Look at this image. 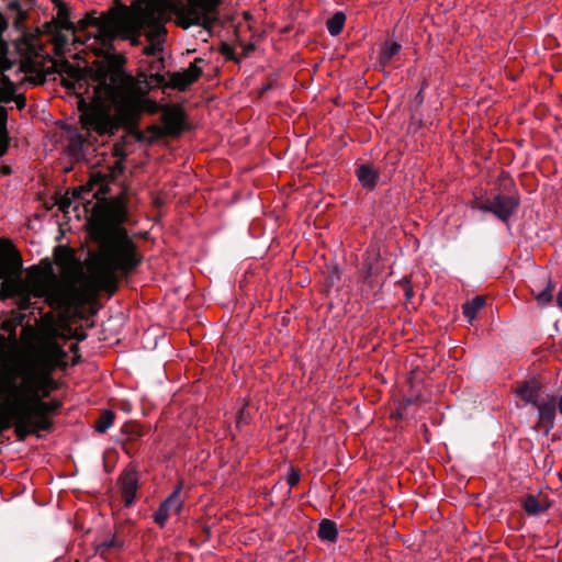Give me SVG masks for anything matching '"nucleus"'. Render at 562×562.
<instances>
[{"instance_id": "nucleus-1", "label": "nucleus", "mask_w": 562, "mask_h": 562, "mask_svg": "<svg viewBox=\"0 0 562 562\" xmlns=\"http://www.w3.org/2000/svg\"><path fill=\"white\" fill-rule=\"evenodd\" d=\"M56 18L46 32L52 35L54 53L71 52L70 45H83L101 58L82 70L80 66L63 61L58 65L64 86L78 97L81 127L65 131L66 151L76 160L98 135L113 134L123 124H131L142 111L140 97L135 91L132 76L124 70L125 58L112 52V40L120 36L136 46L144 33L149 45L144 54L155 56L165 41L167 9L177 11L178 23L210 26L217 19V2H115L106 13L88 14L76 31L65 2H57Z\"/></svg>"}, {"instance_id": "nucleus-2", "label": "nucleus", "mask_w": 562, "mask_h": 562, "mask_svg": "<svg viewBox=\"0 0 562 562\" xmlns=\"http://www.w3.org/2000/svg\"><path fill=\"white\" fill-rule=\"evenodd\" d=\"M125 212L120 205L95 212L89 221L90 234L99 248L89 252L87 273L68 250L55 252L57 276L50 263L33 267L26 282L21 279L22 260L13 247L0 240V296H20L24 301L32 297L44 299L53 308L68 311L80 305L100 291L113 294L120 274H126L140 261L133 240L121 227Z\"/></svg>"}, {"instance_id": "nucleus-3", "label": "nucleus", "mask_w": 562, "mask_h": 562, "mask_svg": "<svg viewBox=\"0 0 562 562\" xmlns=\"http://www.w3.org/2000/svg\"><path fill=\"white\" fill-rule=\"evenodd\" d=\"M63 350L50 345L45 351L25 357L0 378V430L15 427L24 438L37 430H47L48 413L55 405L43 402L52 390L50 372Z\"/></svg>"}, {"instance_id": "nucleus-4", "label": "nucleus", "mask_w": 562, "mask_h": 562, "mask_svg": "<svg viewBox=\"0 0 562 562\" xmlns=\"http://www.w3.org/2000/svg\"><path fill=\"white\" fill-rule=\"evenodd\" d=\"M8 27L7 19L0 13V103L15 100L19 109L24 108L25 99L16 95V86L24 81L23 67L7 57L9 45L2 38V33ZM7 110L0 105V157L7 153Z\"/></svg>"}, {"instance_id": "nucleus-5", "label": "nucleus", "mask_w": 562, "mask_h": 562, "mask_svg": "<svg viewBox=\"0 0 562 562\" xmlns=\"http://www.w3.org/2000/svg\"><path fill=\"white\" fill-rule=\"evenodd\" d=\"M9 9H10V11H12L13 13L16 14V16L14 19V26H15L16 30L22 32V35L24 37L22 42H19L16 44L18 50H20L22 54L27 55L29 57H31V56H36V57L41 56L42 55V48L40 46H37L33 42V38L29 40L26 37V34L24 33V31L22 29V24L21 23H22V20L24 19V16H25V12L21 8L20 2H10Z\"/></svg>"}, {"instance_id": "nucleus-6", "label": "nucleus", "mask_w": 562, "mask_h": 562, "mask_svg": "<svg viewBox=\"0 0 562 562\" xmlns=\"http://www.w3.org/2000/svg\"><path fill=\"white\" fill-rule=\"evenodd\" d=\"M181 487H177L159 506L154 514V520L159 526L164 527L167 519L171 514H180L182 508V501L180 498Z\"/></svg>"}, {"instance_id": "nucleus-7", "label": "nucleus", "mask_w": 562, "mask_h": 562, "mask_svg": "<svg viewBox=\"0 0 562 562\" xmlns=\"http://www.w3.org/2000/svg\"><path fill=\"white\" fill-rule=\"evenodd\" d=\"M517 205L518 202L515 198L497 195L488 205L482 209L493 213L501 221L506 222L513 215Z\"/></svg>"}, {"instance_id": "nucleus-8", "label": "nucleus", "mask_w": 562, "mask_h": 562, "mask_svg": "<svg viewBox=\"0 0 562 562\" xmlns=\"http://www.w3.org/2000/svg\"><path fill=\"white\" fill-rule=\"evenodd\" d=\"M119 483L124 504L128 507L134 503L138 488L136 472L132 469H126L121 474Z\"/></svg>"}, {"instance_id": "nucleus-9", "label": "nucleus", "mask_w": 562, "mask_h": 562, "mask_svg": "<svg viewBox=\"0 0 562 562\" xmlns=\"http://www.w3.org/2000/svg\"><path fill=\"white\" fill-rule=\"evenodd\" d=\"M199 61H201V59L196 58L186 70L175 72L171 76L172 86L179 90H184L196 81L202 74V69L198 66Z\"/></svg>"}, {"instance_id": "nucleus-10", "label": "nucleus", "mask_w": 562, "mask_h": 562, "mask_svg": "<svg viewBox=\"0 0 562 562\" xmlns=\"http://www.w3.org/2000/svg\"><path fill=\"white\" fill-rule=\"evenodd\" d=\"M162 126L166 135H179L183 128V113L181 110L176 108L165 110L162 114Z\"/></svg>"}, {"instance_id": "nucleus-11", "label": "nucleus", "mask_w": 562, "mask_h": 562, "mask_svg": "<svg viewBox=\"0 0 562 562\" xmlns=\"http://www.w3.org/2000/svg\"><path fill=\"white\" fill-rule=\"evenodd\" d=\"M540 386L535 380L526 382L521 387L517 390V394L525 403L537 405L539 398Z\"/></svg>"}, {"instance_id": "nucleus-12", "label": "nucleus", "mask_w": 562, "mask_h": 562, "mask_svg": "<svg viewBox=\"0 0 562 562\" xmlns=\"http://www.w3.org/2000/svg\"><path fill=\"white\" fill-rule=\"evenodd\" d=\"M357 176L359 182L366 189H372L379 178L378 172L373 169V167L368 165H361L357 169Z\"/></svg>"}, {"instance_id": "nucleus-13", "label": "nucleus", "mask_w": 562, "mask_h": 562, "mask_svg": "<svg viewBox=\"0 0 562 562\" xmlns=\"http://www.w3.org/2000/svg\"><path fill=\"white\" fill-rule=\"evenodd\" d=\"M401 44L394 40H386L380 50L379 60L380 64L385 66L392 58L400 53Z\"/></svg>"}, {"instance_id": "nucleus-14", "label": "nucleus", "mask_w": 562, "mask_h": 562, "mask_svg": "<svg viewBox=\"0 0 562 562\" xmlns=\"http://www.w3.org/2000/svg\"><path fill=\"white\" fill-rule=\"evenodd\" d=\"M483 305L484 299L482 296H476L473 300L463 304V315L469 323H472L475 319L479 311L483 307Z\"/></svg>"}, {"instance_id": "nucleus-15", "label": "nucleus", "mask_w": 562, "mask_h": 562, "mask_svg": "<svg viewBox=\"0 0 562 562\" xmlns=\"http://www.w3.org/2000/svg\"><path fill=\"white\" fill-rule=\"evenodd\" d=\"M337 535L338 531L335 522L327 519L321 522L318 528V537L321 539L334 542L337 539Z\"/></svg>"}, {"instance_id": "nucleus-16", "label": "nucleus", "mask_w": 562, "mask_h": 562, "mask_svg": "<svg viewBox=\"0 0 562 562\" xmlns=\"http://www.w3.org/2000/svg\"><path fill=\"white\" fill-rule=\"evenodd\" d=\"M346 22V15L342 12H336L327 21V30L331 36H337L344 29Z\"/></svg>"}, {"instance_id": "nucleus-17", "label": "nucleus", "mask_w": 562, "mask_h": 562, "mask_svg": "<svg viewBox=\"0 0 562 562\" xmlns=\"http://www.w3.org/2000/svg\"><path fill=\"white\" fill-rule=\"evenodd\" d=\"M536 406L538 408L539 417L542 422H553L555 417V401L553 398L546 403H537Z\"/></svg>"}, {"instance_id": "nucleus-18", "label": "nucleus", "mask_w": 562, "mask_h": 562, "mask_svg": "<svg viewBox=\"0 0 562 562\" xmlns=\"http://www.w3.org/2000/svg\"><path fill=\"white\" fill-rule=\"evenodd\" d=\"M524 508L529 515H538L546 510V506H543L539 499L532 495H529L524 499Z\"/></svg>"}, {"instance_id": "nucleus-19", "label": "nucleus", "mask_w": 562, "mask_h": 562, "mask_svg": "<svg viewBox=\"0 0 562 562\" xmlns=\"http://www.w3.org/2000/svg\"><path fill=\"white\" fill-rule=\"evenodd\" d=\"M114 422V414L111 411H105L101 415L100 419L95 423L94 429L98 432H105Z\"/></svg>"}, {"instance_id": "nucleus-20", "label": "nucleus", "mask_w": 562, "mask_h": 562, "mask_svg": "<svg viewBox=\"0 0 562 562\" xmlns=\"http://www.w3.org/2000/svg\"><path fill=\"white\" fill-rule=\"evenodd\" d=\"M552 291H553V285L549 281L547 284V288L543 291H540L539 293L536 294V299H537L538 303L541 305L548 304L552 300Z\"/></svg>"}, {"instance_id": "nucleus-21", "label": "nucleus", "mask_w": 562, "mask_h": 562, "mask_svg": "<svg viewBox=\"0 0 562 562\" xmlns=\"http://www.w3.org/2000/svg\"><path fill=\"white\" fill-rule=\"evenodd\" d=\"M121 547V542L115 539V538H112L110 540H105L103 541L100 546H99V550L104 553L109 550H112V549H117Z\"/></svg>"}, {"instance_id": "nucleus-22", "label": "nucleus", "mask_w": 562, "mask_h": 562, "mask_svg": "<svg viewBox=\"0 0 562 562\" xmlns=\"http://www.w3.org/2000/svg\"><path fill=\"white\" fill-rule=\"evenodd\" d=\"M300 481V474L296 471L291 470V472L288 475V484L290 487H293L296 485Z\"/></svg>"}, {"instance_id": "nucleus-23", "label": "nucleus", "mask_w": 562, "mask_h": 562, "mask_svg": "<svg viewBox=\"0 0 562 562\" xmlns=\"http://www.w3.org/2000/svg\"><path fill=\"white\" fill-rule=\"evenodd\" d=\"M108 177V173L105 175H100L99 172H93L92 176H91V181L92 182H97V181H101V184H100V188H99V191H102L103 190V187H104V179Z\"/></svg>"}, {"instance_id": "nucleus-24", "label": "nucleus", "mask_w": 562, "mask_h": 562, "mask_svg": "<svg viewBox=\"0 0 562 562\" xmlns=\"http://www.w3.org/2000/svg\"><path fill=\"white\" fill-rule=\"evenodd\" d=\"M116 171H122V166H121L120 162L115 164V166L113 167L112 171L110 172V176L114 177Z\"/></svg>"}, {"instance_id": "nucleus-25", "label": "nucleus", "mask_w": 562, "mask_h": 562, "mask_svg": "<svg viewBox=\"0 0 562 562\" xmlns=\"http://www.w3.org/2000/svg\"><path fill=\"white\" fill-rule=\"evenodd\" d=\"M68 206H69V202H68L67 200H63V201L60 202V209H61L63 211H66V207H68Z\"/></svg>"}, {"instance_id": "nucleus-26", "label": "nucleus", "mask_w": 562, "mask_h": 562, "mask_svg": "<svg viewBox=\"0 0 562 562\" xmlns=\"http://www.w3.org/2000/svg\"><path fill=\"white\" fill-rule=\"evenodd\" d=\"M558 304H559V306L562 308V292H559V295H558Z\"/></svg>"}, {"instance_id": "nucleus-27", "label": "nucleus", "mask_w": 562, "mask_h": 562, "mask_svg": "<svg viewBox=\"0 0 562 562\" xmlns=\"http://www.w3.org/2000/svg\"><path fill=\"white\" fill-rule=\"evenodd\" d=\"M558 408H559V412L562 414V395L559 398Z\"/></svg>"}, {"instance_id": "nucleus-28", "label": "nucleus", "mask_w": 562, "mask_h": 562, "mask_svg": "<svg viewBox=\"0 0 562 562\" xmlns=\"http://www.w3.org/2000/svg\"><path fill=\"white\" fill-rule=\"evenodd\" d=\"M3 430H0V434L2 432Z\"/></svg>"}]
</instances>
